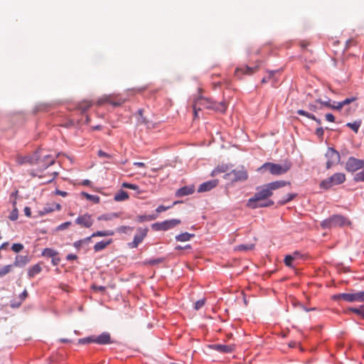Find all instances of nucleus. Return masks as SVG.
<instances>
[{"mask_svg": "<svg viewBox=\"0 0 364 364\" xmlns=\"http://www.w3.org/2000/svg\"><path fill=\"white\" fill-rule=\"evenodd\" d=\"M290 182L285 181H276L269 183L261 188H257V192L255 193L253 197L250 198L247 203V206L250 208H257L261 207H269L274 205V201L267 200L268 198L273 195V191L290 186Z\"/></svg>", "mask_w": 364, "mask_h": 364, "instance_id": "1", "label": "nucleus"}, {"mask_svg": "<svg viewBox=\"0 0 364 364\" xmlns=\"http://www.w3.org/2000/svg\"><path fill=\"white\" fill-rule=\"evenodd\" d=\"M193 112L195 117H198V112L203 109H214L219 112H225L227 108L226 103L224 102L217 103L209 98L200 97L196 99L193 104Z\"/></svg>", "mask_w": 364, "mask_h": 364, "instance_id": "2", "label": "nucleus"}, {"mask_svg": "<svg viewBox=\"0 0 364 364\" xmlns=\"http://www.w3.org/2000/svg\"><path fill=\"white\" fill-rule=\"evenodd\" d=\"M345 225H351V222L348 218L342 215H333L321 223V226L323 229H331Z\"/></svg>", "mask_w": 364, "mask_h": 364, "instance_id": "3", "label": "nucleus"}, {"mask_svg": "<svg viewBox=\"0 0 364 364\" xmlns=\"http://www.w3.org/2000/svg\"><path fill=\"white\" fill-rule=\"evenodd\" d=\"M291 168L290 161H285L283 164H274L271 162L265 163L261 168L267 169L271 174L279 176L286 173Z\"/></svg>", "mask_w": 364, "mask_h": 364, "instance_id": "4", "label": "nucleus"}, {"mask_svg": "<svg viewBox=\"0 0 364 364\" xmlns=\"http://www.w3.org/2000/svg\"><path fill=\"white\" fill-rule=\"evenodd\" d=\"M333 300L343 299L347 302H364V291L342 293L333 296Z\"/></svg>", "mask_w": 364, "mask_h": 364, "instance_id": "5", "label": "nucleus"}, {"mask_svg": "<svg viewBox=\"0 0 364 364\" xmlns=\"http://www.w3.org/2000/svg\"><path fill=\"white\" fill-rule=\"evenodd\" d=\"M346 181V175L343 173H336L331 176L322 181L320 187L324 189H329L331 187L340 185Z\"/></svg>", "mask_w": 364, "mask_h": 364, "instance_id": "6", "label": "nucleus"}, {"mask_svg": "<svg viewBox=\"0 0 364 364\" xmlns=\"http://www.w3.org/2000/svg\"><path fill=\"white\" fill-rule=\"evenodd\" d=\"M223 178L231 182L245 181L248 178V173L244 167H240L225 174Z\"/></svg>", "mask_w": 364, "mask_h": 364, "instance_id": "7", "label": "nucleus"}, {"mask_svg": "<svg viewBox=\"0 0 364 364\" xmlns=\"http://www.w3.org/2000/svg\"><path fill=\"white\" fill-rule=\"evenodd\" d=\"M364 167V160L355 159V157H350L346 161L345 168L347 171L354 173L358 172L359 170Z\"/></svg>", "mask_w": 364, "mask_h": 364, "instance_id": "8", "label": "nucleus"}, {"mask_svg": "<svg viewBox=\"0 0 364 364\" xmlns=\"http://www.w3.org/2000/svg\"><path fill=\"white\" fill-rule=\"evenodd\" d=\"M326 161V168L329 169L332 166L338 164L340 161V154L333 148H328L325 154Z\"/></svg>", "mask_w": 364, "mask_h": 364, "instance_id": "9", "label": "nucleus"}, {"mask_svg": "<svg viewBox=\"0 0 364 364\" xmlns=\"http://www.w3.org/2000/svg\"><path fill=\"white\" fill-rule=\"evenodd\" d=\"M181 221L179 219H171L163 221L161 223H157L152 225V228L156 230H168L172 229L181 224Z\"/></svg>", "mask_w": 364, "mask_h": 364, "instance_id": "10", "label": "nucleus"}, {"mask_svg": "<svg viewBox=\"0 0 364 364\" xmlns=\"http://www.w3.org/2000/svg\"><path fill=\"white\" fill-rule=\"evenodd\" d=\"M147 228H138L137 233L135 235L134 240L132 242L128 244L130 248H136L143 241L147 235Z\"/></svg>", "mask_w": 364, "mask_h": 364, "instance_id": "11", "label": "nucleus"}, {"mask_svg": "<svg viewBox=\"0 0 364 364\" xmlns=\"http://www.w3.org/2000/svg\"><path fill=\"white\" fill-rule=\"evenodd\" d=\"M93 219L91 215L85 213L78 216L75 220V223L83 228H90L93 224Z\"/></svg>", "mask_w": 364, "mask_h": 364, "instance_id": "12", "label": "nucleus"}, {"mask_svg": "<svg viewBox=\"0 0 364 364\" xmlns=\"http://www.w3.org/2000/svg\"><path fill=\"white\" fill-rule=\"evenodd\" d=\"M55 163V158L52 155H46L43 159L38 160L37 164L38 171H43L48 168Z\"/></svg>", "mask_w": 364, "mask_h": 364, "instance_id": "13", "label": "nucleus"}, {"mask_svg": "<svg viewBox=\"0 0 364 364\" xmlns=\"http://www.w3.org/2000/svg\"><path fill=\"white\" fill-rule=\"evenodd\" d=\"M218 184V180L214 179L205 183H203L200 185L198 188V193H203L206 191H209L213 188L216 187Z\"/></svg>", "mask_w": 364, "mask_h": 364, "instance_id": "14", "label": "nucleus"}, {"mask_svg": "<svg viewBox=\"0 0 364 364\" xmlns=\"http://www.w3.org/2000/svg\"><path fill=\"white\" fill-rule=\"evenodd\" d=\"M210 348L213 350L223 353H231L234 350L233 345L213 344L210 346Z\"/></svg>", "mask_w": 364, "mask_h": 364, "instance_id": "15", "label": "nucleus"}, {"mask_svg": "<svg viewBox=\"0 0 364 364\" xmlns=\"http://www.w3.org/2000/svg\"><path fill=\"white\" fill-rule=\"evenodd\" d=\"M94 343L105 345L111 343L110 334L107 332H104L98 336H94Z\"/></svg>", "mask_w": 364, "mask_h": 364, "instance_id": "16", "label": "nucleus"}, {"mask_svg": "<svg viewBox=\"0 0 364 364\" xmlns=\"http://www.w3.org/2000/svg\"><path fill=\"white\" fill-rule=\"evenodd\" d=\"M124 100H121V99L117 101H113L111 98V96L105 95V96H103L102 97L100 98L97 100V104L98 105H102L105 102H108L114 106H120L122 103H124Z\"/></svg>", "mask_w": 364, "mask_h": 364, "instance_id": "17", "label": "nucleus"}, {"mask_svg": "<svg viewBox=\"0 0 364 364\" xmlns=\"http://www.w3.org/2000/svg\"><path fill=\"white\" fill-rule=\"evenodd\" d=\"M257 67L252 68V67H249L247 65H245L244 67H242V68H237L235 70V75L238 76V77H240V75H242V74L252 75V74L255 73V72H257Z\"/></svg>", "mask_w": 364, "mask_h": 364, "instance_id": "18", "label": "nucleus"}, {"mask_svg": "<svg viewBox=\"0 0 364 364\" xmlns=\"http://www.w3.org/2000/svg\"><path fill=\"white\" fill-rule=\"evenodd\" d=\"M194 192V188L191 186H184L181 188H179L176 193V195L178 197H182L185 196H188L192 194Z\"/></svg>", "mask_w": 364, "mask_h": 364, "instance_id": "19", "label": "nucleus"}, {"mask_svg": "<svg viewBox=\"0 0 364 364\" xmlns=\"http://www.w3.org/2000/svg\"><path fill=\"white\" fill-rule=\"evenodd\" d=\"M61 209V205L59 203H50L46 204V206L43 208L42 213L43 214L49 213L51 212H53L55 210H60Z\"/></svg>", "mask_w": 364, "mask_h": 364, "instance_id": "20", "label": "nucleus"}, {"mask_svg": "<svg viewBox=\"0 0 364 364\" xmlns=\"http://www.w3.org/2000/svg\"><path fill=\"white\" fill-rule=\"evenodd\" d=\"M42 270V267L40 263L34 264L30 267L28 270V276L29 278L34 277L36 274H39Z\"/></svg>", "mask_w": 364, "mask_h": 364, "instance_id": "21", "label": "nucleus"}, {"mask_svg": "<svg viewBox=\"0 0 364 364\" xmlns=\"http://www.w3.org/2000/svg\"><path fill=\"white\" fill-rule=\"evenodd\" d=\"M194 234H191L188 232H183L181 234H179L175 237V239L178 242H186L191 240V238L194 237Z\"/></svg>", "mask_w": 364, "mask_h": 364, "instance_id": "22", "label": "nucleus"}, {"mask_svg": "<svg viewBox=\"0 0 364 364\" xmlns=\"http://www.w3.org/2000/svg\"><path fill=\"white\" fill-rule=\"evenodd\" d=\"M28 262V258L27 256L18 255L15 258L14 265L16 267H23Z\"/></svg>", "mask_w": 364, "mask_h": 364, "instance_id": "23", "label": "nucleus"}, {"mask_svg": "<svg viewBox=\"0 0 364 364\" xmlns=\"http://www.w3.org/2000/svg\"><path fill=\"white\" fill-rule=\"evenodd\" d=\"M112 242V240H109L107 242L100 241L97 242L94 246V250L95 252H100L106 248L107 245H109Z\"/></svg>", "mask_w": 364, "mask_h": 364, "instance_id": "24", "label": "nucleus"}, {"mask_svg": "<svg viewBox=\"0 0 364 364\" xmlns=\"http://www.w3.org/2000/svg\"><path fill=\"white\" fill-rule=\"evenodd\" d=\"M297 196L296 193H288L287 196H284L282 199L278 201V204L284 205L288 202L292 200Z\"/></svg>", "mask_w": 364, "mask_h": 364, "instance_id": "25", "label": "nucleus"}, {"mask_svg": "<svg viewBox=\"0 0 364 364\" xmlns=\"http://www.w3.org/2000/svg\"><path fill=\"white\" fill-rule=\"evenodd\" d=\"M129 198L128 193L124 191H120L117 193H116L114 196V199L116 201H122L125 200Z\"/></svg>", "mask_w": 364, "mask_h": 364, "instance_id": "26", "label": "nucleus"}, {"mask_svg": "<svg viewBox=\"0 0 364 364\" xmlns=\"http://www.w3.org/2000/svg\"><path fill=\"white\" fill-rule=\"evenodd\" d=\"M255 248L254 244L240 245L235 247V251H249Z\"/></svg>", "mask_w": 364, "mask_h": 364, "instance_id": "27", "label": "nucleus"}, {"mask_svg": "<svg viewBox=\"0 0 364 364\" xmlns=\"http://www.w3.org/2000/svg\"><path fill=\"white\" fill-rule=\"evenodd\" d=\"M58 252L56 250L51 248H46L42 252V255L43 257H53L54 256H58Z\"/></svg>", "mask_w": 364, "mask_h": 364, "instance_id": "28", "label": "nucleus"}, {"mask_svg": "<svg viewBox=\"0 0 364 364\" xmlns=\"http://www.w3.org/2000/svg\"><path fill=\"white\" fill-rule=\"evenodd\" d=\"M114 234L113 230H104V231H97L91 235V237H105V236H112Z\"/></svg>", "mask_w": 364, "mask_h": 364, "instance_id": "29", "label": "nucleus"}, {"mask_svg": "<svg viewBox=\"0 0 364 364\" xmlns=\"http://www.w3.org/2000/svg\"><path fill=\"white\" fill-rule=\"evenodd\" d=\"M92 106V102L90 100H83L78 104V109L82 112H85Z\"/></svg>", "mask_w": 364, "mask_h": 364, "instance_id": "30", "label": "nucleus"}, {"mask_svg": "<svg viewBox=\"0 0 364 364\" xmlns=\"http://www.w3.org/2000/svg\"><path fill=\"white\" fill-rule=\"evenodd\" d=\"M355 100V98L354 97H350V98H346V100H344L342 102H337L336 103V109L337 110H340L343 106L346 105H348L350 103H351L352 102H353L354 100Z\"/></svg>", "mask_w": 364, "mask_h": 364, "instance_id": "31", "label": "nucleus"}, {"mask_svg": "<svg viewBox=\"0 0 364 364\" xmlns=\"http://www.w3.org/2000/svg\"><path fill=\"white\" fill-rule=\"evenodd\" d=\"M353 181L355 182H363L364 181V167L360 169V171L355 173L353 176Z\"/></svg>", "mask_w": 364, "mask_h": 364, "instance_id": "32", "label": "nucleus"}, {"mask_svg": "<svg viewBox=\"0 0 364 364\" xmlns=\"http://www.w3.org/2000/svg\"><path fill=\"white\" fill-rule=\"evenodd\" d=\"M138 114L140 116L139 119V122L140 124H144L147 126L148 128H151V122H149L145 117H143V109H140L138 110Z\"/></svg>", "mask_w": 364, "mask_h": 364, "instance_id": "33", "label": "nucleus"}, {"mask_svg": "<svg viewBox=\"0 0 364 364\" xmlns=\"http://www.w3.org/2000/svg\"><path fill=\"white\" fill-rule=\"evenodd\" d=\"M81 194L87 200L93 201L95 203H98L100 202V197L98 196L90 195L85 192H82Z\"/></svg>", "mask_w": 364, "mask_h": 364, "instance_id": "34", "label": "nucleus"}, {"mask_svg": "<svg viewBox=\"0 0 364 364\" xmlns=\"http://www.w3.org/2000/svg\"><path fill=\"white\" fill-rule=\"evenodd\" d=\"M227 170H228V167L225 166H218L211 172L210 175H211V176H215L218 173L226 172Z\"/></svg>", "mask_w": 364, "mask_h": 364, "instance_id": "35", "label": "nucleus"}, {"mask_svg": "<svg viewBox=\"0 0 364 364\" xmlns=\"http://www.w3.org/2000/svg\"><path fill=\"white\" fill-rule=\"evenodd\" d=\"M361 122L360 121H355L354 122H348L346 126L353 129L355 133L358 132L360 127Z\"/></svg>", "mask_w": 364, "mask_h": 364, "instance_id": "36", "label": "nucleus"}, {"mask_svg": "<svg viewBox=\"0 0 364 364\" xmlns=\"http://www.w3.org/2000/svg\"><path fill=\"white\" fill-rule=\"evenodd\" d=\"M13 265L9 264L0 269V277H3L6 274H9L12 270Z\"/></svg>", "mask_w": 364, "mask_h": 364, "instance_id": "37", "label": "nucleus"}, {"mask_svg": "<svg viewBox=\"0 0 364 364\" xmlns=\"http://www.w3.org/2000/svg\"><path fill=\"white\" fill-rule=\"evenodd\" d=\"M118 217V214L117 213H112V214H105V215H102L100 216H99L97 218V219L99 220H112V218H117Z\"/></svg>", "mask_w": 364, "mask_h": 364, "instance_id": "38", "label": "nucleus"}, {"mask_svg": "<svg viewBox=\"0 0 364 364\" xmlns=\"http://www.w3.org/2000/svg\"><path fill=\"white\" fill-rule=\"evenodd\" d=\"M294 260L295 259H294V257H292L291 255H286L284 262L286 266L289 267H293V262Z\"/></svg>", "mask_w": 364, "mask_h": 364, "instance_id": "39", "label": "nucleus"}, {"mask_svg": "<svg viewBox=\"0 0 364 364\" xmlns=\"http://www.w3.org/2000/svg\"><path fill=\"white\" fill-rule=\"evenodd\" d=\"M94 343V336H90V337H87V338H80L78 340L79 344L84 345V344H87V343Z\"/></svg>", "mask_w": 364, "mask_h": 364, "instance_id": "40", "label": "nucleus"}, {"mask_svg": "<svg viewBox=\"0 0 364 364\" xmlns=\"http://www.w3.org/2000/svg\"><path fill=\"white\" fill-rule=\"evenodd\" d=\"M318 102H319L321 105H324V106H326V107H329V108H331V109H336V103H337V102H333V103L332 104V103H331V100L325 101V102H323V101H321V100H318Z\"/></svg>", "mask_w": 364, "mask_h": 364, "instance_id": "41", "label": "nucleus"}, {"mask_svg": "<svg viewBox=\"0 0 364 364\" xmlns=\"http://www.w3.org/2000/svg\"><path fill=\"white\" fill-rule=\"evenodd\" d=\"M23 249V245L21 243H14L11 246V250L14 252H19Z\"/></svg>", "mask_w": 364, "mask_h": 364, "instance_id": "42", "label": "nucleus"}, {"mask_svg": "<svg viewBox=\"0 0 364 364\" xmlns=\"http://www.w3.org/2000/svg\"><path fill=\"white\" fill-rule=\"evenodd\" d=\"M133 230V228L129 226H121L117 229V231L122 233H129Z\"/></svg>", "mask_w": 364, "mask_h": 364, "instance_id": "43", "label": "nucleus"}, {"mask_svg": "<svg viewBox=\"0 0 364 364\" xmlns=\"http://www.w3.org/2000/svg\"><path fill=\"white\" fill-rule=\"evenodd\" d=\"M297 114L299 115L305 116L309 119H315V116L312 114L309 113L308 112H306L303 109H299L297 111Z\"/></svg>", "mask_w": 364, "mask_h": 364, "instance_id": "44", "label": "nucleus"}, {"mask_svg": "<svg viewBox=\"0 0 364 364\" xmlns=\"http://www.w3.org/2000/svg\"><path fill=\"white\" fill-rule=\"evenodd\" d=\"M205 303V299H202L200 300H198L194 305V309L196 310H199L200 308H202Z\"/></svg>", "mask_w": 364, "mask_h": 364, "instance_id": "45", "label": "nucleus"}, {"mask_svg": "<svg viewBox=\"0 0 364 364\" xmlns=\"http://www.w3.org/2000/svg\"><path fill=\"white\" fill-rule=\"evenodd\" d=\"M276 72L275 71H269L268 72V76L267 77H264L262 80V83H266L267 82L270 78H272L274 75V74Z\"/></svg>", "mask_w": 364, "mask_h": 364, "instance_id": "46", "label": "nucleus"}, {"mask_svg": "<svg viewBox=\"0 0 364 364\" xmlns=\"http://www.w3.org/2000/svg\"><path fill=\"white\" fill-rule=\"evenodd\" d=\"M122 186L124 188H127L132 189V190H137L139 188L138 186H136L135 184H132V183H124L122 184Z\"/></svg>", "mask_w": 364, "mask_h": 364, "instance_id": "47", "label": "nucleus"}, {"mask_svg": "<svg viewBox=\"0 0 364 364\" xmlns=\"http://www.w3.org/2000/svg\"><path fill=\"white\" fill-rule=\"evenodd\" d=\"M97 154H98V156L100 158H107L109 159L112 158V156L110 154L105 152L102 150H99Z\"/></svg>", "mask_w": 364, "mask_h": 364, "instance_id": "48", "label": "nucleus"}, {"mask_svg": "<svg viewBox=\"0 0 364 364\" xmlns=\"http://www.w3.org/2000/svg\"><path fill=\"white\" fill-rule=\"evenodd\" d=\"M58 172L53 171L51 174L48 176V178L43 183H50L54 180L55 176L58 175Z\"/></svg>", "mask_w": 364, "mask_h": 364, "instance_id": "49", "label": "nucleus"}, {"mask_svg": "<svg viewBox=\"0 0 364 364\" xmlns=\"http://www.w3.org/2000/svg\"><path fill=\"white\" fill-rule=\"evenodd\" d=\"M70 225H71V222H70V221L65 222L64 223L60 224L57 228V230H65V229L68 228Z\"/></svg>", "mask_w": 364, "mask_h": 364, "instance_id": "50", "label": "nucleus"}, {"mask_svg": "<svg viewBox=\"0 0 364 364\" xmlns=\"http://www.w3.org/2000/svg\"><path fill=\"white\" fill-rule=\"evenodd\" d=\"M349 311H351V312H353L356 314H358V315H360L361 316V311H362V306H360L359 308H349L348 309Z\"/></svg>", "mask_w": 364, "mask_h": 364, "instance_id": "51", "label": "nucleus"}, {"mask_svg": "<svg viewBox=\"0 0 364 364\" xmlns=\"http://www.w3.org/2000/svg\"><path fill=\"white\" fill-rule=\"evenodd\" d=\"M156 215H144V216H141L140 217V220L141 221H144V220H154L156 218Z\"/></svg>", "mask_w": 364, "mask_h": 364, "instance_id": "52", "label": "nucleus"}, {"mask_svg": "<svg viewBox=\"0 0 364 364\" xmlns=\"http://www.w3.org/2000/svg\"><path fill=\"white\" fill-rule=\"evenodd\" d=\"M92 289H94L95 291H99L104 292L106 289V287L104 286H97V285L94 284L92 286Z\"/></svg>", "mask_w": 364, "mask_h": 364, "instance_id": "53", "label": "nucleus"}, {"mask_svg": "<svg viewBox=\"0 0 364 364\" xmlns=\"http://www.w3.org/2000/svg\"><path fill=\"white\" fill-rule=\"evenodd\" d=\"M170 208V206H164V205H159L156 209V213H160L161 212H164V211H166L168 209Z\"/></svg>", "mask_w": 364, "mask_h": 364, "instance_id": "54", "label": "nucleus"}, {"mask_svg": "<svg viewBox=\"0 0 364 364\" xmlns=\"http://www.w3.org/2000/svg\"><path fill=\"white\" fill-rule=\"evenodd\" d=\"M164 260V258H158V259H151L149 262V263L150 264H159V263H161L163 262Z\"/></svg>", "mask_w": 364, "mask_h": 364, "instance_id": "55", "label": "nucleus"}, {"mask_svg": "<svg viewBox=\"0 0 364 364\" xmlns=\"http://www.w3.org/2000/svg\"><path fill=\"white\" fill-rule=\"evenodd\" d=\"M325 117L327 121L330 122H335V117L331 114V113H328L325 115Z\"/></svg>", "mask_w": 364, "mask_h": 364, "instance_id": "56", "label": "nucleus"}, {"mask_svg": "<svg viewBox=\"0 0 364 364\" xmlns=\"http://www.w3.org/2000/svg\"><path fill=\"white\" fill-rule=\"evenodd\" d=\"M51 258H52L51 262H52L53 265L56 266L59 264L60 259L58 256H54Z\"/></svg>", "mask_w": 364, "mask_h": 364, "instance_id": "57", "label": "nucleus"}, {"mask_svg": "<svg viewBox=\"0 0 364 364\" xmlns=\"http://www.w3.org/2000/svg\"><path fill=\"white\" fill-rule=\"evenodd\" d=\"M323 132H324V131L322 127L317 128L316 130V135L321 138L323 137Z\"/></svg>", "mask_w": 364, "mask_h": 364, "instance_id": "58", "label": "nucleus"}, {"mask_svg": "<svg viewBox=\"0 0 364 364\" xmlns=\"http://www.w3.org/2000/svg\"><path fill=\"white\" fill-rule=\"evenodd\" d=\"M186 249H191V245H186L185 246H181V245H177L176 247H175V250H186Z\"/></svg>", "mask_w": 364, "mask_h": 364, "instance_id": "59", "label": "nucleus"}, {"mask_svg": "<svg viewBox=\"0 0 364 364\" xmlns=\"http://www.w3.org/2000/svg\"><path fill=\"white\" fill-rule=\"evenodd\" d=\"M55 195L61 196L63 197H65L68 196V193L65 191H60L58 189L55 190Z\"/></svg>", "mask_w": 364, "mask_h": 364, "instance_id": "60", "label": "nucleus"}, {"mask_svg": "<svg viewBox=\"0 0 364 364\" xmlns=\"http://www.w3.org/2000/svg\"><path fill=\"white\" fill-rule=\"evenodd\" d=\"M82 245H84V242L82 240H77L73 243V246L77 249H79Z\"/></svg>", "mask_w": 364, "mask_h": 364, "instance_id": "61", "label": "nucleus"}, {"mask_svg": "<svg viewBox=\"0 0 364 364\" xmlns=\"http://www.w3.org/2000/svg\"><path fill=\"white\" fill-rule=\"evenodd\" d=\"M77 256L74 254H69L67 255L66 259L68 261L77 259Z\"/></svg>", "mask_w": 364, "mask_h": 364, "instance_id": "62", "label": "nucleus"}, {"mask_svg": "<svg viewBox=\"0 0 364 364\" xmlns=\"http://www.w3.org/2000/svg\"><path fill=\"white\" fill-rule=\"evenodd\" d=\"M28 296V292L25 289L19 296L21 301H23Z\"/></svg>", "mask_w": 364, "mask_h": 364, "instance_id": "63", "label": "nucleus"}, {"mask_svg": "<svg viewBox=\"0 0 364 364\" xmlns=\"http://www.w3.org/2000/svg\"><path fill=\"white\" fill-rule=\"evenodd\" d=\"M23 210H24V213L26 216H28V217L31 216V210L29 207H25Z\"/></svg>", "mask_w": 364, "mask_h": 364, "instance_id": "64", "label": "nucleus"}]
</instances>
